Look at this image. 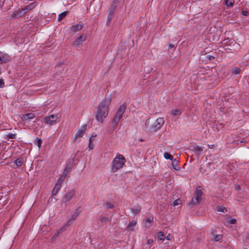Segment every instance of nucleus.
<instances>
[{
  "label": "nucleus",
  "instance_id": "nucleus-23",
  "mask_svg": "<svg viewBox=\"0 0 249 249\" xmlns=\"http://www.w3.org/2000/svg\"><path fill=\"white\" fill-rule=\"evenodd\" d=\"M68 13V11H65L60 14L58 17V21H61L66 16Z\"/></svg>",
  "mask_w": 249,
  "mask_h": 249
},
{
  "label": "nucleus",
  "instance_id": "nucleus-52",
  "mask_svg": "<svg viewBox=\"0 0 249 249\" xmlns=\"http://www.w3.org/2000/svg\"><path fill=\"white\" fill-rule=\"evenodd\" d=\"M175 47V45L174 44H170L169 46V49H171L172 48H174Z\"/></svg>",
  "mask_w": 249,
  "mask_h": 249
},
{
  "label": "nucleus",
  "instance_id": "nucleus-44",
  "mask_svg": "<svg viewBox=\"0 0 249 249\" xmlns=\"http://www.w3.org/2000/svg\"><path fill=\"white\" fill-rule=\"evenodd\" d=\"M206 58L207 60H209L210 61H213L215 58V57L214 56H213L212 55H207L206 56Z\"/></svg>",
  "mask_w": 249,
  "mask_h": 249
},
{
  "label": "nucleus",
  "instance_id": "nucleus-16",
  "mask_svg": "<svg viewBox=\"0 0 249 249\" xmlns=\"http://www.w3.org/2000/svg\"><path fill=\"white\" fill-rule=\"evenodd\" d=\"M80 212H81L80 208H77L75 211V212H74V213L71 215V216L70 218L74 221L76 220V219L77 218V217L78 216V215H79Z\"/></svg>",
  "mask_w": 249,
  "mask_h": 249
},
{
  "label": "nucleus",
  "instance_id": "nucleus-38",
  "mask_svg": "<svg viewBox=\"0 0 249 249\" xmlns=\"http://www.w3.org/2000/svg\"><path fill=\"white\" fill-rule=\"evenodd\" d=\"M10 59L8 58H5L3 55L1 57V60L0 61V64L5 63L8 62Z\"/></svg>",
  "mask_w": 249,
  "mask_h": 249
},
{
  "label": "nucleus",
  "instance_id": "nucleus-4",
  "mask_svg": "<svg viewBox=\"0 0 249 249\" xmlns=\"http://www.w3.org/2000/svg\"><path fill=\"white\" fill-rule=\"evenodd\" d=\"M58 119L57 116L56 115H51L49 116H45L44 119V123L46 124L52 125L53 123L55 122Z\"/></svg>",
  "mask_w": 249,
  "mask_h": 249
},
{
  "label": "nucleus",
  "instance_id": "nucleus-27",
  "mask_svg": "<svg viewBox=\"0 0 249 249\" xmlns=\"http://www.w3.org/2000/svg\"><path fill=\"white\" fill-rule=\"evenodd\" d=\"M113 16H114V13L109 11V13H108L107 18V25L111 21Z\"/></svg>",
  "mask_w": 249,
  "mask_h": 249
},
{
  "label": "nucleus",
  "instance_id": "nucleus-49",
  "mask_svg": "<svg viewBox=\"0 0 249 249\" xmlns=\"http://www.w3.org/2000/svg\"><path fill=\"white\" fill-rule=\"evenodd\" d=\"M89 147L90 149H93L94 148V145L93 144H91V143H89Z\"/></svg>",
  "mask_w": 249,
  "mask_h": 249
},
{
  "label": "nucleus",
  "instance_id": "nucleus-19",
  "mask_svg": "<svg viewBox=\"0 0 249 249\" xmlns=\"http://www.w3.org/2000/svg\"><path fill=\"white\" fill-rule=\"evenodd\" d=\"M182 113V110L180 109H172L171 111V114L174 116H180Z\"/></svg>",
  "mask_w": 249,
  "mask_h": 249
},
{
  "label": "nucleus",
  "instance_id": "nucleus-46",
  "mask_svg": "<svg viewBox=\"0 0 249 249\" xmlns=\"http://www.w3.org/2000/svg\"><path fill=\"white\" fill-rule=\"evenodd\" d=\"M229 222L231 224H236V220L234 218H232V219H230L229 221Z\"/></svg>",
  "mask_w": 249,
  "mask_h": 249
},
{
  "label": "nucleus",
  "instance_id": "nucleus-51",
  "mask_svg": "<svg viewBox=\"0 0 249 249\" xmlns=\"http://www.w3.org/2000/svg\"><path fill=\"white\" fill-rule=\"evenodd\" d=\"M235 188L237 191L239 190L240 189V186L239 185H236Z\"/></svg>",
  "mask_w": 249,
  "mask_h": 249
},
{
  "label": "nucleus",
  "instance_id": "nucleus-25",
  "mask_svg": "<svg viewBox=\"0 0 249 249\" xmlns=\"http://www.w3.org/2000/svg\"><path fill=\"white\" fill-rule=\"evenodd\" d=\"M216 209V211L219 212L225 213L227 212L226 208L221 206H217Z\"/></svg>",
  "mask_w": 249,
  "mask_h": 249
},
{
  "label": "nucleus",
  "instance_id": "nucleus-43",
  "mask_svg": "<svg viewBox=\"0 0 249 249\" xmlns=\"http://www.w3.org/2000/svg\"><path fill=\"white\" fill-rule=\"evenodd\" d=\"M109 218L106 217H102L100 218V221L102 223H106L108 221Z\"/></svg>",
  "mask_w": 249,
  "mask_h": 249
},
{
  "label": "nucleus",
  "instance_id": "nucleus-47",
  "mask_svg": "<svg viewBox=\"0 0 249 249\" xmlns=\"http://www.w3.org/2000/svg\"><path fill=\"white\" fill-rule=\"evenodd\" d=\"M4 87V82L2 79H0V88H3Z\"/></svg>",
  "mask_w": 249,
  "mask_h": 249
},
{
  "label": "nucleus",
  "instance_id": "nucleus-10",
  "mask_svg": "<svg viewBox=\"0 0 249 249\" xmlns=\"http://www.w3.org/2000/svg\"><path fill=\"white\" fill-rule=\"evenodd\" d=\"M190 150L194 152L195 155L199 157L202 154L203 148L197 145H193L190 147Z\"/></svg>",
  "mask_w": 249,
  "mask_h": 249
},
{
  "label": "nucleus",
  "instance_id": "nucleus-21",
  "mask_svg": "<svg viewBox=\"0 0 249 249\" xmlns=\"http://www.w3.org/2000/svg\"><path fill=\"white\" fill-rule=\"evenodd\" d=\"M153 219L152 218H148L146 219V220L145 221L144 223V226L147 228H149L151 226V224L153 222Z\"/></svg>",
  "mask_w": 249,
  "mask_h": 249
},
{
  "label": "nucleus",
  "instance_id": "nucleus-12",
  "mask_svg": "<svg viewBox=\"0 0 249 249\" xmlns=\"http://www.w3.org/2000/svg\"><path fill=\"white\" fill-rule=\"evenodd\" d=\"M87 38L86 34H82L79 36L73 42V46L77 47L82 44V42L85 41Z\"/></svg>",
  "mask_w": 249,
  "mask_h": 249
},
{
  "label": "nucleus",
  "instance_id": "nucleus-45",
  "mask_svg": "<svg viewBox=\"0 0 249 249\" xmlns=\"http://www.w3.org/2000/svg\"><path fill=\"white\" fill-rule=\"evenodd\" d=\"M180 203V199H177L175 201H174L173 202V205L174 206H177L178 205V204H179Z\"/></svg>",
  "mask_w": 249,
  "mask_h": 249
},
{
  "label": "nucleus",
  "instance_id": "nucleus-41",
  "mask_svg": "<svg viewBox=\"0 0 249 249\" xmlns=\"http://www.w3.org/2000/svg\"><path fill=\"white\" fill-rule=\"evenodd\" d=\"M70 169V167L69 166H67L64 169V173H63V174L62 176H64V177H66L67 174L69 172Z\"/></svg>",
  "mask_w": 249,
  "mask_h": 249
},
{
  "label": "nucleus",
  "instance_id": "nucleus-20",
  "mask_svg": "<svg viewBox=\"0 0 249 249\" xmlns=\"http://www.w3.org/2000/svg\"><path fill=\"white\" fill-rule=\"evenodd\" d=\"M61 186H60L57 184H55L54 189H53L52 191V196H55L58 192L59 191V190L61 189Z\"/></svg>",
  "mask_w": 249,
  "mask_h": 249
},
{
  "label": "nucleus",
  "instance_id": "nucleus-56",
  "mask_svg": "<svg viewBox=\"0 0 249 249\" xmlns=\"http://www.w3.org/2000/svg\"><path fill=\"white\" fill-rule=\"evenodd\" d=\"M246 238L249 240V233L248 234V236H247Z\"/></svg>",
  "mask_w": 249,
  "mask_h": 249
},
{
  "label": "nucleus",
  "instance_id": "nucleus-6",
  "mask_svg": "<svg viewBox=\"0 0 249 249\" xmlns=\"http://www.w3.org/2000/svg\"><path fill=\"white\" fill-rule=\"evenodd\" d=\"M36 5L37 3L36 2H33L18 10V12L20 13V15H23L26 14L28 11L34 8L36 6Z\"/></svg>",
  "mask_w": 249,
  "mask_h": 249
},
{
  "label": "nucleus",
  "instance_id": "nucleus-5",
  "mask_svg": "<svg viewBox=\"0 0 249 249\" xmlns=\"http://www.w3.org/2000/svg\"><path fill=\"white\" fill-rule=\"evenodd\" d=\"M164 123V121L163 118L159 117L157 119L156 121L153 124L152 129L153 130H158L162 126Z\"/></svg>",
  "mask_w": 249,
  "mask_h": 249
},
{
  "label": "nucleus",
  "instance_id": "nucleus-14",
  "mask_svg": "<svg viewBox=\"0 0 249 249\" xmlns=\"http://www.w3.org/2000/svg\"><path fill=\"white\" fill-rule=\"evenodd\" d=\"M35 117V115L34 114L32 113H27L25 115H23L22 117V119L24 121H27L29 120L33 119Z\"/></svg>",
  "mask_w": 249,
  "mask_h": 249
},
{
  "label": "nucleus",
  "instance_id": "nucleus-18",
  "mask_svg": "<svg viewBox=\"0 0 249 249\" xmlns=\"http://www.w3.org/2000/svg\"><path fill=\"white\" fill-rule=\"evenodd\" d=\"M65 231V228H60L59 229L56 230L55 233L52 236V239H55L61 232Z\"/></svg>",
  "mask_w": 249,
  "mask_h": 249
},
{
  "label": "nucleus",
  "instance_id": "nucleus-15",
  "mask_svg": "<svg viewBox=\"0 0 249 249\" xmlns=\"http://www.w3.org/2000/svg\"><path fill=\"white\" fill-rule=\"evenodd\" d=\"M83 26L82 24H77L75 25H73L71 27V30L72 32H77L80 30H81L83 28Z\"/></svg>",
  "mask_w": 249,
  "mask_h": 249
},
{
  "label": "nucleus",
  "instance_id": "nucleus-32",
  "mask_svg": "<svg viewBox=\"0 0 249 249\" xmlns=\"http://www.w3.org/2000/svg\"><path fill=\"white\" fill-rule=\"evenodd\" d=\"M141 211L140 206H137L136 208L131 209V212L133 214H137Z\"/></svg>",
  "mask_w": 249,
  "mask_h": 249
},
{
  "label": "nucleus",
  "instance_id": "nucleus-48",
  "mask_svg": "<svg viewBox=\"0 0 249 249\" xmlns=\"http://www.w3.org/2000/svg\"><path fill=\"white\" fill-rule=\"evenodd\" d=\"M242 13L244 16H247L249 14L248 12L247 11H243Z\"/></svg>",
  "mask_w": 249,
  "mask_h": 249
},
{
  "label": "nucleus",
  "instance_id": "nucleus-22",
  "mask_svg": "<svg viewBox=\"0 0 249 249\" xmlns=\"http://www.w3.org/2000/svg\"><path fill=\"white\" fill-rule=\"evenodd\" d=\"M74 222L71 218H69L67 222L62 227V228H65V231L66 230L67 228L70 226L72 223Z\"/></svg>",
  "mask_w": 249,
  "mask_h": 249
},
{
  "label": "nucleus",
  "instance_id": "nucleus-13",
  "mask_svg": "<svg viewBox=\"0 0 249 249\" xmlns=\"http://www.w3.org/2000/svg\"><path fill=\"white\" fill-rule=\"evenodd\" d=\"M119 2L120 0H114L111 4V6L109 9V11L114 13L116 8L118 6Z\"/></svg>",
  "mask_w": 249,
  "mask_h": 249
},
{
  "label": "nucleus",
  "instance_id": "nucleus-2",
  "mask_svg": "<svg viewBox=\"0 0 249 249\" xmlns=\"http://www.w3.org/2000/svg\"><path fill=\"white\" fill-rule=\"evenodd\" d=\"M125 162V159L123 155H117L114 159L112 163L111 170L112 172L115 173L117 172L123 166Z\"/></svg>",
  "mask_w": 249,
  "mask_h": 249
},
{
  "label": "nucleus",
  "instance_id": "nucleus-37",
  "mask_svg": "<svg viewBox=\"0 0 249 249\" xmlns=\"http://www.w3.org/2000/svg\"><path fill=\"white\" fill-rule=\"evenodd\" d=\"M16 136V134H8L6 135V138L8 140L9 139H15Z\"/></svg>",
  "mask_w": 249,
  "mask_h": 249
},
{
  "label": "nucleus",
  "instance_id": "nucleus-26",
  "mask_svg": "<svg viewBox=\"0 0 249 249\" xmlns=\"http://www.w3.org/2000/svg\"><path fill=\"white\" fill-rule=\"evenodd\" d=\"M164 158L166 160H173V157L170 153L165 152L163 154Z\"/></svg>",
  "mask_w": 249,
  "mask_h": 249
},
{
  "label": "nucleus",
  "instance_id": "nucleus-39",
  "mask_svg": "<svg viewBox=\"0 0 249 249\" xmlns=\"http://www.w3.org/2000/svg\"><path fill=\"white\" fill-rule=\"evenodd\" d=\"M37 142H36V144L37 146L38 147L39 149L40 148L41 144H42V140L40 138H39L38 137L36 138Z\"/></svg>",
  "mask_w": 249,
  "mask_h": 249
},
{
  "label": "nucleus",
  "instance_id": "nucleus-31",
  "mask_svg": "<svg viewBox=\"0 0 249 249\" xmlns=\"http://www.w3.org/2000/svg\"><path fill=\"white\" fill-rule=\"evenodd\" d=\"M23 160L19 158L15 160V163L17 166H20L23 164Z\"/></svg>",
  "mask_w": 249,
  "mask_h": 249
},
{
  "label": "nucleus",
  "instance_id": "nucleus-40",
  "mask_svg": "<svg viewBox=\"0 0 249 249\" xmlns=\"http://www.w3.org/2000/svg\"><path fill=\"white\" fill-rule=\"evenodd\" d=\"M222 238V235L221 234L217 235L214 238V241L215 242H217L220 241Z\"/></svg>",
  "mask_w": 249,
  "mask_h": 249
},
{
  "label": "nucleus",
  "instance_id": "nucleus-50",
  "mask_svg": "<svg viewBox=\"0 0 249 249\" xmlns=\"http://www.w3.org/2000/svg\"><path fill=\"white\" fill-rule=\"evenodd\" d=\"M153 242V240L152 239H148L147 240V244H150L151 243H152V242Z\"/></svg>",
  "mask_w": 249,
  "mask_h": 249
},
{
  "label": "nucleus",
  "instance_id": "nucleus-35",
  "mask_svg": "<svg viewBox=\"0 0 249 249\" xmlns=\"http://www.w3.org/2000/svg\"><path fill=\"white\" fill-rule=\"evenodd\" d=\"M234 2V0H225V4L227 6H231Z\"/></svg>",
  "mask_w": 249,
  "mask_h": 249
},
{
  "label": "nucleus",
  "instance_id": "nucleus-29",
  "mask_svg": "<svg viewBox=\"0 0 249 249\" xmlns=\"http://www.w3.org/2000/svg\"><path fill=\"white\" fill-rule=\"evenodd\" d=\"M241 70L238 67H235L231 70V73L234 74H238L240 73Z\"/></svg>",
  "mask_w": 249,
  "mask_h": 249
},
{
  "label": "nucleus",
  "instance_id": "nucleus-7",
  "mask_svg": "<svg viewBox=\"0 0 249 249\" xmlns=\"http://www.w3.org/2000/svg\"><path fill=\"white\" fill-rule=\"evenodd\" d=\"M87 128V125L86 124L83 125L81 128L78 129L77 132L75 133L74 140H76L78 139H79L83 136L85 131Z\"/></svg>",
  "mask_w": 249,
  "mask_h": 249
},
{
  "label": "nucleus",
  "instance_id": "nucleus-55",
  "mask_svg": "<svg viewBox=\"0 0 249 249\" xmlns=\"http://www.w3.org/2000/svg\"><path fill=\"white\" fill-rule=\"evenodd\" d=\"M91 138H90L89 140V143H91Z\"/></svg>",
  "mask_w": 249,
  "mask_h": 249
},
{
  "label": "nucleus",
  "instance_id": "nucleus-9",
  "mask_svg": "<svg viewBox=\"0 0 249 249\" xmlns=\"http://www.w3.org/2000/svg\"><path fill=\"white\" fill-rule=\"evenodd\" d=\"M126 107V104L125 103L123 104L119 107V108L118 110L115 117L120 120L122 118L123 115L125 110Z\"/></svg>",
  "mask_w": 249,
  "mask_h": 249
},
{
  "label": "nucleus",
  "instance_id": "nucleus-1",
  "mask_svg": "<svg viewBox=\"0 0 249 249\" xmlns=\"http://www.w3.org/2000/svg\"><path fill=\"white\" fill-rule=\"evenodd\" d=\"M111 101L110 95H106L104 99L98 105V108L95 113V117L97 122L103 123L108 113V106Z\"/></svg>",
  "mask_w": 249,
  "mask_h": 249
},
{
  "label": "nucleus",
  "instance_id": "nucleus-33",
  "mask_svg": "<svg viewBox=\"0 0 249 249\" xmlns=\"http://www.w3.org/2000/svg\"><path fill=\"white\" fill-rule=\"evenodd\" d=\"M22 15H20V13L18 12V11H16L13 12V13L11 15L12 18H17L18 17H21Z\"/></svg>",
  "mask_w": 249,
  "mask_h": 249
},
{
  "label": "nucleus",
  "instance_id": "nucleus-8",
  "mask_svg": "<svg viewBox=\"0 0 249 249\" xmlns=\"http://www.w3.org/2000/svg\"><path fill=\"white\" fill-rule=\"evenodd\" d=\"M126 107V104L125 103L123 104L119 107V108L118 110L115 117L120 120L122 118L123 115L125 110Z\"/></svg>",
  "mask_w": 249,
  "mask_h": 249
},
{
  "label": "nucleus",
  "instance_id": "nucleus-36",
  "mask_svg": "<svg viewBox=\"0 0 249 249\" xmlns=\"http://www.w3.org/2000/svg\"><path fill=\"white\" fill-rule=\"evenodd\" d=\"M113 206V204L109 202H106L105 204V207L107 209H112Z\"/></svg>",
  "mask_w": 249,
  "mask_h": 249
},
{
  "label": "nucleus",
  "instance_id": "nucleus-30",
  "mask_svg": "<svg viewBox=\"0 0 249 249\" xmlns=\"http://www.w3.org/2000/svg\"><path fill=\"white\" fill-rule=\"evenodd\" d=\"M137 224V222L135 220H132L130 222V223L128 225V228L131 230L133 231V229L131 227L135 226Z\"/></svg>",
  "mask_w": 249,
  "mask_h": 249
},
{
  "label": "nucleus",
  "instance_id": "nucleus-57",
  "mask_svg": "<svg viewBox=\"0 0 249 249\" xmlns=\"http://www.w3.org/2000/svg\"><path fill=\"white\" fill-rule=\"evenodd\" d=\"M240 142V143H243V142H244V141H241Z\"/></svg>",
  "mask_w": 249,
  "mask_h": 249
},
{
  "label": "nucleus",
  "instance_id": "nucleus-34",
  "mask_svg": "<svg viewBox=\"0 0 249 249\" xmlns=\"http://www.w3.org/2000/svg\"><path fill=\"white\" fill-rule=\"evenodd\" d=\"M66 177L64 176H62L60 178H59L56 183V184L61 186V184L62 182L64 180Z\"/></svg>",
  "mask_w": 249,
  "mask_h": 249
},
{
  "label": "nucleus",
  "instance_id": "nucleus-28",
  "mask_svg": "<svg viewBox=\"0 0 249 249\" xmlns=\"http://www.w3.org/2000/svg\"><path fill=\"white\" fill-rule=\"evenodd\" d=\"M55 69H56V71H58V73L57 74V75H60L62 71H63L64 70L63 68L62 67V66H61L60 65H57L55 67Z\"/></svg>",
  "mask_w": 249,
  "mask_h": 249
},
{
  "label": "nucleus",
  "instance_id": "nucleus-42",
  "mask_svg": "<svg viewBox=\"0 0 249 249\" xmlns=\"http://www.w3.org/2000/svg\"><path fill=\"white\" fill-rule=\"evenodd\" d=\"M158 236H159V239L160 240H163L164 235V233L163 232H161V231L159 232L158 233Z\"/></svg>",
  "mask_w": 249,
  "mask_h": 249
},
{
  "label": "nucleus",
  "instance_id": "nucleus-53",
  "mask_svg": "<svg viewBox=\"0 0 249 249\" xmlns=\"http://www.w3.org/2000/svg\"><path fill=\"white\" fill-rule=\"evenodd\" d=\"M214 146V145L213 144H212V145H208V147L209 148H213V147Z\"/></svg>",
  "mask_w": 249,
  "mask_h": 249
},
{
  "label": "nucleus",
  "instance_id": "nucleus-24",
  "mask_svg": "<svg viewBox=\"0 0 249 249\" xmlns=\"http://www.w3.org/2000/svg\"><path fill=\"white\" fill-rule=\"evenodd\" d=\"M120 119L118 118H117L115 116L114 117L113 119H112V123L113 124V129H114L115 128H116L117 126L118 125L119 122L120 121Z\"/></svg>",
  "mask_w": 249,
  "mask_h": 249
},
{
  "label": "nucleus",
  "instance_id": "nucleus-17",
  "mask_svg": "<svg viewBox=\"0 0 249 249\" xmlns=\"http://www.w3.org/2000/svg\"><path fill=\"white\" fill-rule=\"evenodd\" d=\"M172 161L171 165L172 168L176 170H179V167L178 166L179 160L177 159H174L173 160H171Z\"/></svg>",
  "mask_w": 249,
  "mask_h": 249
},
{
  "label": "nucleus",
  "instance_id": "nucleus-54",
  "mask_svg": "<svg viewBox=\"0 0 249 249\" xmlns=\"http://www.w3.org/2000/svg\"><path fill=\"white\" fill-rule=\"evenodd\" d=\"M166 239H167V240H170L169 235H168L166 237Z\"/></svg>",
  "mask_w": 249,
  "mask_h": 249
},
{
  "label": "nucleus",
  "instance_id": "nucleus-11",
  "mask_svg": "<svg viewBox=\"0 0 249 249\" xmlns=\"http://www.w3.org/2000/svg\"><path fill=\"white\" fill-rule=\"evenodd\" d=\"M75 195V191L74 190H71L69 192H67L64 195L63 198V201L66 203L69 201Z\"/></svg>",
  "mask_w": 249,
  "mask_h": 249
},
{
  "label": "nucleus",
  "instance_id": "nucleus-3",
  "mask_svg": "<svg viewBox=\"0 0 249 249\" xmlns=\"http://www.w3.org/2000/svg\"><path fill=\"white\" fill-rule=\"evenodd\" d=\"M200 188V187H199L196 188L195 193V196L192 198L191 202L189 203V205H194L201 200L202 192Z\"/></svg>",
  "mask_w": 249,
  "mask_h": 249
}]
</instances>
